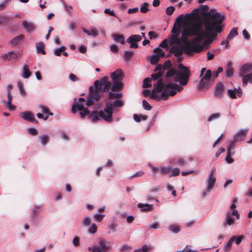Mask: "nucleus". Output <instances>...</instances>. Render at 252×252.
<instances>
[{"instance_id": "cd10ccee", "label": "nucleus", "mask_w": 252, "mask_h": 252, "mask_svg": "<svg viewBox=\"0 0 252 252\" xmlns=\"http://www.w3.org/2000/svg\"><path fill=\"white\" fill-rule=\"evenodd\" d=\"M92 221V219L89 216H85L82 220V225L83 227H86L89 226Z\"/></svg>"}, {"instance_id": "4d7b16f0", "label": "nucleus", "mask_w": 252, "mask_h": 252, "mask_svg": "<svg viewBox=\"0 0 252 252\" xmlns=\"http://www.w3.org/2000/svg\"><path fill=\"white\" fill-rule=\"evenodd\" d=\"M72 243L74 246L78 247L80 245V238L78 236L74 237Z\"/></svg>"}, {"instance_id": "bb28decb", "label": "nucleus", "mask_w": 252, "mask_h": 252, "mask_svg": "<svg viewBox=\"0 0 252 252\" xmlns=\"http://www.w3.org/2000/svg\"><path fill=\"white\" fill-rule=\"evenodd\" d=\"M24 38V35L23 34H20L13 39H12L10 41V44L12 45H17L21 41H22Z\"/></svg>"}, {"instance_id": "b1692460", "label": "nucleus", "mask_w": 252, "mask_h": 252, "mask_svg": "<svg viewBox=\"0 0 252 252\" xmlns=\"http://www.w3.org/2000/svg\"><path fill=\"white\" fill-rule=\"evenodd\" d=\"M142 40V36L138 34H134L130 36L126 39L127 42H136Z\"/></svg>"}, {"instance_id": "2f4dec72", "label": "nucleus", "mask_w": 252, "mask_h": 252, "mask_svg": "<svg viewBox=\"0 0 252 252\" xmlns=\"http://www.w3.org/2000/svg\"><path fill=\"white\" fill-rule=\"evenodd\" d=\"M43 48L44 44L43 42H40L36 44V50L38 53L41 52L43 55L45 54L46 52Z\"/></svg>"}, {"instance_id": "3c124183", "label": "nucleus", "mask_w": 252, "mask_h": 252, "mask_svg": "<svg viewBox=\"0 0 252 252\" xmlns=\"http://www.w3.org/2000/svg\"><path fill=\"white\" fill-rule=\"evenodd\" d=\"M154 52L155 53H156V54H158L159 56V58L160 57H164L165 55V53L164 52H163L161 49H160L159 48H156L155 49H154Z\"/></svg>"}, {"instance_id": "1a4fd4ad", "label": "nucleus", "mask_w": 252, "mask_h": 252, "mask_svg": "<svg viewBox=\"0 0 252 252\" xmlns=\"http://www.w3.org/2000/svg\"><path fill=\"white\" fill-rule=\"evenodd\" d=\"M181 20L176 21L171 30L172 34L169 38V43L170 46L174 44L177 45H181V39L179 37L181 32V25L179 22Z\"/></svg>"}, {"instance_id": "c756f323", "label": "nucleus", "mask_w": 252, "mask_h": 252, "mask_svg": "<svg viewBox=\"0 0 252 252\" xmlns=\"http://www.w3.org/2000/svg\"><path fill=\"white\" fill-rule=\"evenodd\" d=\"M151 250L152 247L144 245L141 248L134 250V252H150Z\"/></svg>"}, {"instance_id": "e433bc0d", "label": "nucleus", "mask_w": 252, "mask_h": 252, "mask_svg": "<svg viewBox=\"0 0 252 252\" xmlns=\"http://www.w3.org/2000/svg\"><path fill=\"white\" fill-rule=\"evenodd\" d=\"M159 59V56L158 54H156L155 55H153L150 58V63L153 64H155L157 63Z\"/></svg>"}, {"instance_id": "f8f14e48", "label": "nucleus", "mask_w": 252, "mask_h": 252, "mask_svg": "<svg viewBox=\"0 0 252 252\" xmlns=\"http://www.w3.org/2000/svg\"><path fill=\"white\" fill-rule=\"evenodd\" d=\"M212 72L210 70H207L205 74L203 75L200 78V81L198 84V88L199 90H203L209 87V80L210 79Z\"/></svg>"}, {"instance_id": "49530a36", "label": "nucleus", "mask_w": 252, "mask_h": 252, "mask_svg": "<svg viewBox=\"0 0 252 252\" xmlns=\"http://www.w3.org/2000/svg\"><path fill=\"white\" fill-rule=\"evenodd\" d=\"M159 170L161 174L164 175L168 173L171 171V168L169 167L163 166Z\"/></svg>"}, {"instance_id": "20e7f679", "label": "nucleus", "mask_w": 252, "mask_h": 252, "mask_svg": "<svg viewBox=\"0 0 252 252\" xmlns=\"http://www.w3.org/2000/svg\"><path fill=\"white\" fill-rule=\"evenodd\" d=\"M182 20H184V28L182 30L181 37L180 38L181 39L180 45H182V49L184 50V53L187 55L190 56L194 53L202 52V47L195 41V38L192 41L188 40V37L196 36L198 34L201 28H197L194 34H191L190 32H192L195 29L194 25H192L195 24L189 20L185 19Z\"/></svg>"}, {"instance_id": "4c0bfd02", "label": "nucleus", "mask_w": 252, "mask_h": 252, "mask_svg": "<svg viewBox=\"0 0 252 252\" xmlns=\"http://www.w3.org/2000/svg\"><path fill=\"white\" fill-rule=\"evenodd\" d=\"M66 49V47L65 46H62L58 48L55 49L54 51V53L55 55L57 56H60L61 55V53L63 51H64Z\"/></svg>"}, {"instance_id": "603ef678", "label": "nucleus", "mask_w": 252, "mask_h": 252, "mask_svg": "<svg viewBox=\"0 0 252 252\" xmlns=\"http://www.w3.org/2000/svg\"><path fill=\"white\" fill-rule=\"evenodd\" d=\"M142 105L144 109L146 110H150L152 109V107L149 104V103L145 99L142 101Z\"/></svg>"}, {"instance_id": "338daca9", "label": "nucleus", "mask_w": 252, "mask_h": 252, "mask_svg": "<svg viewBox=\"0 0 252 252\" xmlns=\"http://www.w3.org/2000/svg\"><path fill=\"white\" fill-rule=\"evenodd\" d=\"M231 213V216L232 215V216H236V218L238 220L240 218V215L238 213V211L235 210V209H234L231 212H230Z\"/></svg>"}, {"instance_id": "e2e57ef3", "label": "nucleus", "mask_w": 252, "mask_h": 252, "mask_svg": "<svg viewBox=\"0 0 252 252\" xmlns=\"http://www.w3.org/2000/svg\"><path fill=\"white\" fill-rule=\"evenodd\" d=\"M237 142V141H234V138H233V139L229 141L228 144L227 145V148L228 149H232L233 147L235 146V143Z\"/></svg>"}, {"instance_id": "864d4df0", "label": "nucleus", "mask_w": 252, "mask_h": 252, "mask_svg": "<svg viewBox=\"0 0 252 252\" xmlns=\"http://www.w3.org/2000/svg\"><path fill=\"white\" fill-rule=\"evenodd\" d=\"M175 11V8L174 6H170L166 8V13L168 15H172Z\"/></svg>"}, {"instance_id": "6e6d98bb", "label": "nucleus", "mask_w": 252, "mask_h": 252, "mask_svg": "<svg viewBox=\"0 0 252 252\" xmlns=\"http://www.w3.org/2000/svg\"><path fill=\"white\" fill-rule=\"evenodd\" d=\"M169 43V39H164L159 44V46L162 48H166L168 47Z\"/></svg>"}, {"instance_id": "5701e85b", "label": "nucleus", "mask_w": 252, "mask_h": 252, "mask_svg": "<svg viewBox=\"0 0 252 252\" xmlns=\"http://www.w3.org/2000/svg\"><path fill=\"white\" fill-rule=\"evenodd\" d=\"M39 107L41 109V111L45 114L44 120H47L49 116H52L53 114L49 112L48 108L45 106L40 105Z\"/></svg>"}, {"instance_id": "9d476101", "label": "nucleus", "mask_w": 252, "mask_h": 252, "mask_svg": "<svg viewBox=\"0 0 252 252\" xmlns=\"http://www.w3.org/2000/svg\"><path fill=\"white\" fill-rule=\"evenodd\" d=\"M215 172V168H212L206 179V189L201 192V195L203 198L206 197L207 195V193L211 191L215 186L216 181V178L214 175Z\"/></svg>"}, {"instance_id": "79ce46f5", "label": "nucleus", "mask_w": 252, "mask_h": 252, "mask_svg": "<svg viewBox=\"0 0 252 252\" xmlns=\"http://www.w3.org/2000/svg\"><path fill=\"white\" fill-rule=\"evenodd\" d=\"M152 79L146 78L143 80V87L145 88H149L152 86L151 84Z\"/></svg>"}, {"instance_id": "ea45409f", "label": "nucleus", "mask_w": 252, "mask_h": 252, "mask_svg": "<svg viewBox=\"0 0 252 252\" xmlns=\"http://www.w3.org/2000/svg\"><path fill=\"white\" fill-rule=\"evenodd\" d=\"M169 229L171 231L175 233H178L180 230L179 226L175 224L170 225L169 227Z\"/></svg>"}, {"instance_id": "ddd939ff", "label": "nucleus", "mask_w": 252, "mask_h": 252, "mask_svg": "<svg viewBox=\"0 0 252 252\" xmlns=\"http://www.w3.org/2000/svg\"><path fill=\"white\" fill-rule=\"evenodd\" d=\"M22 26L24 30L28 33H31L35 30V26L34 23L29 20L22 21Z\"/></svg>"}, {"instance_id": "f03ea898", "label": "nucleus", "mask_w": 252, "mask_h": 252, "mask_svg": "<svg viewBox=\"0 0 252 252\" xmlns=\"http://www.w3.org/2000/svg\"><path fill=\"white\" fill-rule=\"evenodd\" d=\"M111 84L109 81L107 76L102 77L100 80H96L94 82V87L89 88V94L87 100L84 98H79L77 101H75L71 107V111L75 113L79 112L80 117L84 119L87 116L91 114L88 107L93 105L95 101H98L104 92L109 91Z\"/></svg>"}, {"instance_id": "0eeeda50", "label": "nucleus", "mask_w": 252, "mask_h": 252, "mask_svg": "<svg viewBox=\"0 0 252 252\" xmlns=\"http://www.w3.org/2000/svg\"><path fill=\"white\" fill-rule=\"evenodd\" d=\"M239 75L242 80L243 86L248 84H252V63H246L243 64L240 69Z\"/></svg>"}, {"instance_id": "7ed1b4c3", "label": "nucleus", "mask_w": 252, "mask_h": 252, "mask_svg": "<svg viewBox=\"0 0 252 252\" xmlns=\"http://www.w3.org/2000/svg\"><path fill=\"white\" fill-rule=\"evenodd\" d=\"M209 9L208 5H200L198 8L193 9L190 13L187 14L185 15H180L176 19V21L185 19L194 23L195 24H193V26L194 25L195 29L190 32L191 34H193L196 32L197 28H202V26H205L206 19H208L210 22H215L220 19V24H222V21L224 18V16L221 15L220 12L214 13L215 10L213 9L208 11Z\"/></svg>"}, {"instance_id": "37998d69", "label": "nucleus", "mask_w": 252, "mask_h": 252, "mask_svg": "<svg viewBox=\"0 0 252 252\" xmlns=\"http://www.w3.org/2000/svg\"><path fill=\"white\" fill-rule=\"evenodd\" d=\"M104 217V215L96 214L94 216V219L97 222H101L103 220Z\"/></svg>"}, {"instance_id": "13d9d810", "label": "nucleus", "mask_w": 252, "mask_h": 252, "mask_svg": "<svg viewBox=\"0 0 252 252\" xmlns=\"http://www.w3.org/2000/svg\"><path fill=\"white\" fill-rule=\"evenodd\" d=\"M28 132L30 134L35 135L37 133V130L34 127H30L28 128Z\"/></svg>"}, {"instance_id": "58836bf2", "label": "nucleus", "mask_w": 252, "mask_h": 252, "mask_svg": "<svg viewBox=\"0 0 252 252\" xmlns=\"http://www.w3.org/2000/svg\"><path fill=\"white\" fill-rule=\"evenodd\" d=\"M90 36H92L94 37H96L98 35V30L97 29L94 27H90Z\"/></svg>"}, {"instance_id": "680f3d73", "label": "nucleus", "mask_w": 252, "mask_h": 252, "mask_svg": "<svg viewBox=\"0 0 252 252\" xmlns=\"http://www.w3.org/2000/svg\"><path fill=\"white\" fill-rule=\"evenodd\" d=\"M78 50L80 53L84 54L87 51V48L84 45H81L80 47H78Z\"/></svg>"}, {"instance_id": "4be33fe9", "label": "nucleus", "mask_w": 252, "mask_h": 252, "mask_svg": "<svg viewBox=\"0 0 252 252\" xmlns=\"http://www.w3.org/2000/svg\"><path fill=\"white\" fill-rule=\"evenodd\" d=\"M137 207L142 211H148L151 210L153 209V205L148 203H139L137 205Z\"/></svg>"}, {"instance_id": "a18cd8bd", "label": "nucleus", "mask_w": 252, "mask_h": 252, "mask_svg": "<svg viewBox=\"0 0 252 252\" xmlns=\"http://www.w3.org/2000/svg\"><path fill=\"white\" fill-rule=\"evenodd\" d=\"M220 117V113H215L210 115L208 118V122H211L215 119H218Z\"/></svg>"}, {"instance_id": "f257e3e1", "label": "nucleus", "mask_w": 252, "mask_h": 252, "mask_svg": "<svg viewBox=\"0 0 252 252\" xmlns=\"http://www.w3.org/2000/svg\"><path fill=\"white\" fill-rule=\"evenodd\" d=\"M178 67L179 71L173 68L168 70L165 74V77L167 78L168 81L178 82L180 85L173 83H168L166 84L163 83L162 80L160 79L163 75L161 71L152 75V80L158 81L157 83L154 84V88L151 94V98H160L165 100L169 96H173L183 90L182 86L188 84L190 72L189 68L182 63H179Z\"/></svg>"}, {"instance_id": "f704fd0d", "label": "nucleus", "mask_w": 252, "mask_h": 252, "mask_svg": "<svg viewBox=\"0 0 252 252\" xmlns=\"http://www.w3.org/2000/svg\"><path fill=\"white\" fill-rule=\"evenodd\" d=\"M234 238H235V236L234 235V236H232L230 238V239H229V240L226 243V244H225V245L224 246L225 251H228L229 250H230V249L231 247V246H232V244L234 240Z\"/></svg>"}, {"instance_id": "0e129e2a", "label": "nucleus", "mask_w": 252, "mask_h": 252, "mask_svg": "<svg viewBox=\"0 0 252 252\" xmlns=\"http://www.w3.org/2000/svg\"><path fill=\"white\" fill-rule=\"evenodd\" d=\"M195 220H192L188 222H187L185 223V225L187 227H190L193 226L194 223H195Z\"/></svg>"}, {"instance_id": "a19ab883", "label": "nucleus", "mask_w": 252, "mask_h": 252, "mask_svg": "<svg viewBox=\"0 0 252 252\" xmlns=\"http://www.w3.org/2000/svg\"><path fill=\"white\" fill-rule=\"evenodd\" d=\"M122 96L121 93H115L110 92L109 93V97L110 99L118 98Z\"/></svg>"}, {"instance_id": "6e6552de", "label": "nucleus", "mask_w": 252, "mask_h": 252, "mask_svg": "<svg viewBox=\"0 0 252 252\" xmlns=\"http://www.w3.org/2000/svg\"><path fill=\"white\" fill-rule=\"evenodd\" d=\"M111 77L113 81L111 87L112 91H120L123 87V84L122 83L123 80L122 70L120 69H117L111 73Z\"/></svg>"}, {"instance_id": "a211bd4d", "label": "nucleus", "mask_w": 252, "mask_h": 252, "mask_svg": "<svg viewBox=\"0 0 252 252\" xmlns=\"http://www.w3.org/2000/svg\"><path fill=\"white\" fill-rule=\"evenodd\" d=\"M227 93L232 98H236L237 96L240 97L242 94V90L240 87H238V89H235L233 90L229 89L227 91Z\"/></svg>"}, {"instance_id": "39448f33", "label": "nucleus", "mask_w": 252, "mask_h": 252, "mask_svg": "<svg viewBox=\"0 0 252 252\" xmlns=\"http://www.w3.org/2000/svg\"><path fill=\"white\" fill-rule=\"evenodd\" d=\"M220 21L219 19L215 22H210L206 19L205 26H202L199 32L196 35L195 40L202 47V51L208 48L218 33L221 32L222 26L220 24Z\"/></svg>"}, {"instance_id": "c85d7f7f", "label": "nucleus", "mask_w": 252, "mask_h": 252, "mask_svg": "<svg viewBox=\"0 0 252 252\" xmlns=\"http://www.w3.org/2000/svg\"><path fill=\"white\" fill-rule=\"evenodd\" d=\"M17 87L19 90L20 94L23 96H26V92L24 89L23 83L21 81H18Z\"/></svg>"}, {"instance_id": "8fccbe9b", "label": "nucleus", "mask_w": 252, "mask_h": 252, "mask_svg": "<svg viewBox=\"0 0 252 252\" xmlns=\"http://www.w3.org/2000/svg\"><path fill=\"white\" fill-rule=\"evenodd\" d=\"M49 136L48 135L45 134L40 136V140L42 145L46 144L48 141Z\"/></svg>"}, {"instance_id": "dca6fc26", "label": "nucleus", "mask_w": 252, "mask_h": 252, "mask_svg": "<svg viewBox=\"0 0 252 252\" xmlns=\"http://www.w3.org/2000/svg\"><path fill=\"white\" fill-rule=\"evenodd\" d=\"M178 46H173L170 49V53L174 54V55L178 58L179 60L181 59V56L184 50L182 49V45H179Z\"/></svg>"}, {"instance_id": "bf43d9fd", "label": "nucleus", "mask_w": 252, "mask_h": 252, "mask_svg": "<svg viewBox=\"0 0 252 252\" xmlns=\"http://www.w3.org/2000/svg\"><path fill=\"white\" fill-rule=\"evenodd\" d=\"M243 238V236L242 235L239 236L237 237L235 236V238H234V241L237 245H239L241 242Z\"/></svg>"}, {"instance_id": "72a5a7b5", "label": "nucleus", "mask_w": 252, "mask_h": 252, "mask_svg": "<svg viewBox=\"0 0 252 252\" xmlns=\"http://www.w3.org/2000/svg\"><path fill=\"white\" fill-rule=\"evenodd\" d=\"M238 33L237 32V28H233L229 33L228 35H227V39H231L233 38L234 36L238 35Z\"/></svg>"}, {"instance_id": "6ab92c4d", "label": "nucleus", "mask_w": 252, "mask_h": 252, "mask_svg": "<svg viewBox=\"0 0 252 252\" xmlns=\"http://www.w3.org/2000/svg\"><path fill=\"white\" fill-rule=\"evenodd\" d=\"M224 86L221 83H218L215 88L214 91V95L216 97H221L222 95Z\"/></svg>"}, {"instance_id": "a878e982", "label": "nucleus", "mask_w": 252, "mask_h": 252, "mask_svg": "<svg viewBox=\"0 0 252 252\" xmlns=\"http://www.w3.org/2000/svg\"><path fill=\"white\" fill-rule=\"evenodd\" d=\"M224 222L229 226L232 225L234 223L235 220L231 217L230 211L226 213L225 220Z\"/></svg>"}, {"instance_id": "393cba45", "label": "nucleus", "mask_w": 252, "mask_h": 252, "mask_svg": "<svg viewBox=\"0 0 252 252\" xmlns=\"http://www.w3.org/2000/svg\"><path fill=\"white\" fill-rule=\"evenodd\" d=\"M31 72L29 69V66L25 65L22 67V76L26 79L28 78L31 75Z\"/></svg>"}, {"instance_id": "de8ad7c7", "label": "nucleus", "mask_w": 252, "mask_h": 252, "mask_svg": "<svg viewBox=\"0 0 252 252\" xmlns=\"http://www.w3.org/2000/svg\"><path fill=\"white\" fill-rule=\"evenodd\" d=\"M9 20L8 17L4 15H0V26L2 24L6 23Z\"/></svg>"}, {"instance_id": "2eb2a0df", "label": "nucleus", "mask_w": 252, "mask_h": 252, "mask_svg": "<svg viewBox=\"0 0 252 252\" xmlns=\"http://www.w3.org/2000/svg\"><path fill=\"white\" fill-rule=\"evenodd\" d=\"M248 131L249 129L246 128L239 130V131L234 135V141L239 142L244 140Z\"/></svg>"}, {"instance_id": "aec40b11", "label": "nucleus", "mask_w": 252, "mask_h": 252, "mask_svg": "<svg viewBox=\"0 0 252 252\" xmlns=\"http://www.w3.org/2000/svg\"><path fill=\"white\" fill-rule=\"evenodd\" d=\"M7 99L8 101L5 103L6 106L8 108L9 110H14L16 109V106L12 105L11 102L12 101L13 97L11 93H7Z\"/></svg>"}, {"instance_id": "052dcab7", "label": "nucleus", "mask_w": 252, "mask_h": 252, "mask_svg": "<svg viewBox=\"0 0 252 252\" xmlns=\"http://www.w3.org/2000/svg\"><path fill=\"white\" fill-rule=\"evenodd\" d=\"M69 79L72 82H75L78 80V78L76 75L72 73H70L69 75Z\"/></svg>"}, {"instance_id": "423d86ee", "label": "nucleus", "mask_w": 252, "mask_h": 252, "mask_svg": "<svg viewBox=\"0 0 252 252\" xmlns=\"http://www.w3.org/2000/svg\"><path fill=\"white\" fill-rule=\"evenodd\" d=\"M123 105V101L121 99H117L113 103L107 102L103 110L97 111L94 110L90 115L91 121L95 122L99 120H103L106 122H113V113L118 112L116 107H121Z\"/></svg>"}, {"instance_id": "7c9ffc66", "label": "nucleus", "mask_w": 252, "mask_h": 252, "mask_svg": "<svg viewBox=\"0 0 252 252\" xmlns=\"http://www.w3.org/2000/svg\"><path fill=\"white\" fill-rule=\"evenodd\" d=\"M97 230V227L95 223L91 224V226L87 230V232L90 234H95Z\"/></svg>"}, {"instance_id": "09e8293b", "label": "nucleus", "mask_w": 252, "mask_h": 252, "mask_svg": "<svg viewBox=\"0 0 252 252\" xmlns=\"http://www.w3.org/2000/svg\"><path fill=\"white\" fill-rule=\"evenodd\" d=\"M148 6H149V4L147 2H144L141 7L140 8V11L142 12V13H146L148 11Z\"/></svg>"}, {"instance_id": "473e14b6", "label": "nucleus", "mask_w": 252, "mask_h": 252, "mask_svg": "<svg viewBox=\"0 0 252 252\" xmlns=\"http://www.w3.org/2000/svg\"><path fill=\"white\" fill-rule=\"evenodd\" d=\"M231 63L229 62L228 63L227 67L226 70V76L230 77H231L234 73L233 69L231 68Z\"/></svg>"}, {"instance_id": "c03bdc74", "label": "nucleus", "mask_w": 252, "mask_h": 252, "mask_svg": "<svg viewBox=\"0 0 252 252\" xmlns=\"http://www.w3.org/2000/svg\"><path fill=\"white\" fill-rule=\"evenodd\" d=\"M133 52L129 50L126 51L124 52V57L126 60H129L132 57Z\"/></svg>"}, {"instance_id": "9b49d317", "label": "nucleus", "mask_w": 252, "mask_h": 252, "mask_svg": "<svg viewBox=\"0 0 252 252\" xmlns=\"http://www.w3.org/2000/svg\"><path fill=\"white\" fill-rule=\"evenodd\" d=\"M111 246L107 244V241L104 239L98 241V244L93 247H89L88 251L91 252H107Z\"/></svg>"}, {"instance_id": "69168bd1", "label": "nucleus", "mask_w": 252, "mask_h": 252, "mask_svg": "<svg viewBox=\"0 0 252 252\" xmlns=\"http://www.w3.org/2000/svg\"><path fill=\"white\" fill-rule=\"evenodd\" d=\"M104 12L105 13H109L110 15H111V16H114V17H116V14L115 13L114 10H111L109 8H108V9H106Z\"/></svg>"}, {"instance_id": "f3484780", "label": "nucleus", "mask_w": 252, "mask_h": 252, "mask_svg": "<svg viewBox=\"0 0 252 252\" xmlns=\"http://www.w3.org/2000/svg\"><path fill=\"white\" fill-rule=\"evenodd\" d=\"M19 116L25 120L31 122H34L36 121L35 119L34 118L33 114L29 111L21 112L19 114Z\"/></svg>"}, {"instance_id": "c9c22d12", "label": "nucleus", "mask_w": 252, "mask_h": 252, "mask_svg": "<svg viewBox=\"0 0 252 252\" xmlns=\"http://www.w3.org/2000/svg\"><path fill=\"white\" fill-rule=\"evenodd\" d=\"M133 119L136 122H139L141 120L145 121L147 119V117L144 115H138L137 114H134Z\"/></svg>"}, {"instance_id": "5fc2aeb1", "label": "nucleus", "mask_w": 252, "mask_h": 252, "mask_svg": "<svg viewBox=\"0 0 252 252\" xmlns=\"http://www.w3.org/2000/svg\"><path fill=\"white\" fill-rule=\"evenodd\" d=\"M180 174V170L178 168H175L172 170L171 174L169 177L177 176Z\"/></svg>"}, {"instance_id": "412c9836", "label": "nucleus", "mask_w": 252, "mask_h": 252, "mask_svg": "<svg viewBox=\"0 0 252 252\" xmlns=\"http://www.w3.org/2000/svg\"><path fill=\"white\" fill-rule=\"evenodd\" d=\"M113 40L116 43H121L124 44L125 36L123 35H120L117 33H114L112 35Z\"/></svg>"}, {"instance_id": "4468645a", "label": "nucleus", "mask_w": 252, "mask_h": 252, "mask_svg": "<svg viewBox=\"0 0 252 252\" xmlns=\"http://www.w3.org/2000/svg\"><path fill=\"white\" fill-rule=\"evenodd\" d=\"M21 54L16 51H11L3 54L2 58L3 60L10 61L16 59L21 56Z\"/></svg>"}, {"instance_id": "774afa93", "label": "nucleus", "mask_w": 252, "mask_h": 252, "mask_svg": "<svg viewBox=\"0 0 252 252\" xmlns=\"http://www.w3.org/2000/svg\"><path fill=\"white\" fill-rule=\"evenodd\" d=\"M225 152V149L223 148H220L219 150L216 153L215 156L216 157H219L221 153H222Z\"/></svg>"}]
</instances>
